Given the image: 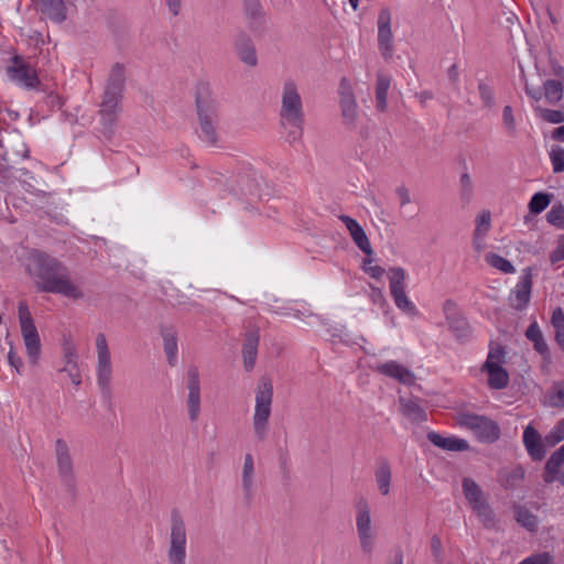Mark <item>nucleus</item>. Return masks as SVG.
<instances>
[{
	"label": "nucleus",
	"mask_w": 564,
	"mask_h": 564,
	"mask_svg": "<svg viewBox=\"0 0 564 564\" xmlns=\"http://www.w3.org/2000/svg\"><path fill=\"white\" fill-rule=\"evenodd\" d=\"M28 269L35 279L37 290L61 294L70 299H80L83 293L70 281L67 268L56 258L33 250L29 257Z\"/></svg>",
	"instance_id": "obj_1"
},
{
	"label": "nucleus",
	"mask_w": 564,
	"mask_h": 564,
	"mask_svg": "<svg viewBox=\"0 0 564 564\" xmlns=\"http://www.w3.org/2000/svg\"><path fill=\"white\" fill-rule=\"evenodd\" d=\"M126 85L124 66L121 63H115L108 75L101 102L99 105V117L102 135L110 140L116 131V127L122 111V97Z\"/></svg>",
	"instance_id": "obj_2"
},
{
	"label": "nucleus",
	"mask_w": 564,
	"mask_h": 564,
	"mask_svg": "<svg viewBox=\"0 0 564 564\" xmlns=\"http://www.w3.org/2000/svg\"><path fill=\"white\" fill-rule=\"evenodd\" d=\"M280 120L282 127L289 129L286 139L290 143L302 138L305 113L302 97L296 84L292 79H288L283 85Z\"/></svg>",
	"instance_id": "obj_3"
},
{
	"label": "nucleus",
	"mask_w": 564,
	"mask_h": 564,
	"mask_svg": "<svg viewBox=\"0 0 564 564\" xmlns=\"http://www.w3.org/2000/svg\"><path fill=\"white\" fill-rule=\"evenodd\" d=\"M196 110L199 123V138L212 147L218 143V102L208 84H199L196 91Z\"/></svg>",
	"instance_id": "obj_4"
},
{
	"label": "nucleus",
	"mask_w": 564,
	"mask_h": 564,
	"mask_svg": "<svg viewBox=\"0 0 564 564\" xmlns=\"http://www.w3.org/2000/svg\"><path fill=\"white\" fill-rule=\"evenodd\" d=\"M273 400V387L269 378L262 377L259 380L256 391V408L253 414V431L258 441L265 440L268 435V423L271 415Z\"/></svg>",
	"instance_id": "obj_5"
},
{
	"label": "nucleus",
	"mask_w": 564,
	"mask_h": 564,
	"mask_svg": "<svg viewBox=\"0 0 564 564\" xmlns=\"http://www.w3.org/2000/svg\"><path fill=\"white\" fill-rule=\"evenodd\" d=\"M186 544L187 533L184 518L177 508H173L170 516L169 564H185Z\"/></svg>",
	"instance_id": "obj_6"
},
{
	"label": "nucleus",
	"mask_w": 564,
	"mask_h": 564,
	"mask_svg": "<svg viewBox=\"0 0 564 564\" xmlns=\"http://www.w3.org/2000/svg\"><path fill=\"white\" fill-rule=\"evenodd\" d=\"M97 366L96 376L97 384L104 399L110 401L112 397L111 380L112 366L110 350L105 334L99 333L96 337Z\"/></svg>",
	"instance_id": "obj_7"
},
{
	"label": "nucleus",
	"mask_w": 564,
	"mask_h": 564,
	"mask_svg": "<svg viewBox=\"0 0 564 564\" xmlns=\"http://www.w3.org/2000/svg\"><path fill=\"white\" fill-rule=\"evenodd\" d=\"M457 423L474 432L476 437L482 443H494L500 437V427L497 422L475 413H460Z\"/></svg>",
	"instance_id": "obj_8"
},
{
	"label": "nucleus",
	"mask_w": 564,
	"mask_h": 564,
	"mask_svg": "<svg viewBox=\"0 0 564 564\" xmlns=\"http://www.w3.org/2000/svg\"><path fill=\"white\" fill-rule=\"evenodd\" d=\"M19 322L21 326V334L25 345V349L30 361L35 364L39 359L41 351V340L31 315L29 306L25 302H20L18 305Z\"/></svg>",
	"instance_id": "obj_9"
},
{
	"label": "nucleus",
	"mask_w": 564,
	"mask_h": 564,
	"mask_svg": "<svg viewBox=\"0 0 564 564\" xmlns=\"http://www.w3.org/2000/svg\"><path fill=\"white\" fill-rule=\"evenodd\" d=\"M389 288L395 306L410 315H417L415 305L409 300L405 293V270L401 267L390 268Z\"/></svg>",
	"instance_id": "obj_10"
},
{
	"label": "nucleus",
	"mask_w": 564,
	"mask_h": 564,
	"mask_svg": "<svg viewBox=\"0 0 564 564\" xmlns=\"http://www.w3.org/2000/svg\"><path fill=\"white\" fill-rule=\"evenodd\" d=\"M55 448L58 475L62 479V482L66 486L67 490L72 495H75L76 480L74 476L73 460L69 455L68 446L64 440L58 438L55 442Z\"/></svg>",
	"instance_id": "obj_11"
},
{
	"label": "nucleus",
	"mask_w": 564,
	"mask_h": 564,
	"mask_svg": "<svg viewBox=\"0 0 564 564\" xmlns=\"http://www.w3.org/2000/svg\"><path fill=\"white\" fill-rule=\"evenodd\" d=\"M357 508L356 527L360 547L365 553L370 554L373 550L370 509L366 500H360Z\"/></svg>",
	"instance_id": "obj_12"
},
{
	"label": "nucleus",
	"mask_w": 564,
	"mask_h": 564,
	"mask_svg": "<svg viewBox=\"0 0 564 564\" xmlns=\"http://www.w3.org/2000/svg\"><path fill=\"white\" fill-rule=\"evenodd\" d=\"M445 318L449 329L458 340L467 339L471 334V327L467 318L456 308L452 300H446L443 306Z\"/></svg>",
	"instance_id": "obj_13"
},
{
	"label": "nucleus",
	"mask_w": 564,
	"mask_h": 564,
	"mask_svg": "<svg viewBox=\"0 0 564 564\" xmlns=\"http://www.w3.org/2000/svg\"><path fill=\"white\" fill-rule=\"evenodd\" d=\"M11 63L7 67V73L11 79L22 83L28 88H35L40 84L36 72L22 56L14 55Z\"/></svg>",
	"instance_id": "obj_14"
},
{
	"label": "nucleus",
	"mask_w": 564,
	"mask_h": 564,
	"mask_svg": "<svg viewBox=\"0 0 564 564\" xmlns=\"http://www.w3.org/2000/svg\"><path fill=\"white\" fill-rule=\"evenodd\" d=\"M378 45L382 57L390 61L393 55V42L389 9H382L378 17Z\"/></svg>",
	"instance_id": "obj_15"
},
{
	"label": "nucleus",
	"mask_w": 564,
	"mask_h": 564,
	"mask_svg": "<svg viewBox=\"0 0 564 564\" xmlns=\"http://www.w3.org/2000/svg\"><path fill=\"white\" fill-rule=\"evenodd\" d=\"M187 409L192 422L198 419L200 413V384L197 367L191 366L187 370Z\"/></svg>",
	"instance_id": "obj_16"
},
{
	"label": "nucleus",
	"mask_w": 564,
	"mask_h": 564,
	"mask_svg": "<svg viewBox=\"0 0 564 564\" xmlns=\"http://www.w3.org/2000/svg\"><path fill=\"white\" fill-rule=\"evenodd\" d=\"M532 269L525 268L522 271V275L519 280V282L516 285V289L511 292L512 296L510 297L511 306L516 308L517 311H523L531 299V291H532Z\"/></svg>",
	"instance_id": "obj_17"
},
{
	"label": "nucleus",
	"mask_w": 564,
	"mask_h": 564,
	"mask_svg": "<svg viewBox=\"0 0 564 564\" xmlns=\"http://www.w3.org/2000/svg\"><path fill=\"white\" fill-rule=\"evenodd\" d=\"M523 444L528 452V455L533 462H541L545 455V443L541 434L529 424L523 431Z\"/></svg>",
	"instance_id": "obj_18"
},
{
	"label": "nucleus",
	"mask_w": 564,
	"mask_h": 564,
	"mask_svg": "<svg viewBox=\"0 0 564 564\" xmlns=\"http://www.w3.org/2000/svg\"><path fill=\"white\" fill-rule=\"evenodd\" d=\"M234 47L239 59L250 66L258 65L257 51L252 39L246 32L241 31L236 35Z\"/></svg>",
	"instance_id": "obj_19"
},
{
	"label": "nucleus",
	"mask_w": 564,
	"mask_h": 564,
	"mask_svg": "<svg viewBox=\"0 0 564 564\" xmlns=\"http://www.w3.org/2000/svg\"><path fill=\"white\" fill-rule=\"evenodd\" d=\"M260 343V330L259 328H252L248 330L245 335V339L242 343V359H243V368L246 371L250 372L253 370L257 356H258V347Z\"/></svg>",
	"instance_id": "obj_20"
},
{
	"label": "nucleus",
	"mask_w": 564,
	"mask_h": 564,
	"mask_svg": "<svg viewBox=\"0 0 564 564\" xmlns=\"http://www.w3.org/2000/svg\"><path fill=\"white\" fill-rule=\"evenodd\" d=\"M339 219L345 224L355 245L368 257L373 254L372 247L365 229L357 220L347 215H340Z\"/></svg>",
	"instance_id": "obj_21"
},
{
	"label": "nucleus",
	"mask_w": 564,
	"mask_h": 564,
	"mask_svg": "<svg viewBox=\"0 0 564 564\" xmlns=\"http://www.w3.org/2000/svg\"><path fill=\"white\" fill-rule=\"evenodd\" d=\"M243 14L252 32L262 31L265 25V12L260 0H242Z\"/></svg>",
	"instance_id": "obj_22"
},
{
	"label": "nucleus",
	"mask_w": 564,
	"mask_h": 564,
	"mask_svg": "<svg viewBox=\"0 0 564 564\" xmlns=\"http://www.w3.org/2000/svg\"><path fill=\"white\" fill-rule=\"evenodd\" d=\"M482 370L488 373V386L495 390H502L509 384V373L496 361H486Z\"/></svg>",
	"instance_id": "obj_23"
},
{
	"label": "nucleus",
	"mask_w": 564,
	"mask_h": 564,
	"mask_svg": "<svg viewBox=\"0 0 564 564\" xmlns=\"http://www.w3.org/2000/svg\"><path fill=\"white\" fill-rule=\"evenodd\" d=\"M160 334L163 339V348L170 366H175L177 361V330L172 325H162Z\"/></svg>",
	"instance_id": "obj_24"
},
{
	"label": "nucleus",
	"mask_w": 564,
	"mask_h": 564,
	"mask_svg": "<svg viewBox=\"0 0 564 564\" xmlns=\"http://www.w3.org/2000/svg\"><path fill=\"white\" fill-rule=\"evenodd\" d=\"M426 437L434 446L445 451L464 452L469 448V444L467 441L455 436L445 437L434 431L429 432Z\"/></svg>",
	"instance_id": "obj_25"
},
{
	"label": "nucleus",
	"mask_w": 564,
	"mask_h": 564,
	"mask_svg": "<svg viewBox=\"0 0 564 564\" xmlns=\"http://www.w3.org/2000/svg\"><path fill=\"white\" fill-rule=\"evenodd\" d=\"M378 372L387 377L393 378L403 384H412L415 377L414 375L397 361H389L381 364L377 367Z\"/></svg>",
	"instance_id": "obj_26"
},
{
	"label": "nucleus",
	"mask_w": 564,
	"mask_h": 564,
	"mask_svg": "<svg viewBox=\"0 0 564 564\" xmlns=\"http://www.w3.org/2000/svg\"><path fill=\"white\" fill-rule=\"evenodd\" d=\"M39 10L50 20L62 23L66 20V7L63 0H37Z\"/></svg>",
	"instance_id": "obj_27"
},
{
	"label": "nucleus",
	"mask_w": 564,
	"mask_h": 564,
	"mask_svg": "<svg viewBox=\"0 0 564 564\" xmlns=\"http://www.w3.org/2000/svg\"><path fill=\"white\" fill-rule=\"evenodd\" d=\"M400 412L413 423H422L427 420L426 411L415 399H400Z\"/></svg>",
	"instance_id": "obj_28"
},
{
	"label": "nucleus",
	"mask_w": 564,
	"mask_h": 564,
	"mask_svg": "<svg viewBox=\"0 0 564 564\" xmlns=\"http://www.w3.org/2000/svg\"><path fill=\"white\" fill-rule=\"evenodd\" d=\"M253 474H254V463L253 457L250 453L245 455V462L242 467V488L245 492V500L247 505H250L253 498Z\"/></svg>",
	"instance_id": "obj_29"
},
{
	"label": "nucleus",
	"mask_w": 564,
	"mask_h": 564,
	"mask_svg": "<svg viewBox=\"0 0 564 564\" xmlns=\"http://www.w3.org/2000/svg\"><path fill=\"white\" fill-rule=\"evenodd\" d=\"M463 492L471 509L487 503L485 494L480 486L471 478L464 477L462 480Z\"/></svg>",
	"instance_id": "obj_30"
},
{
	"label": "nucleus",
	"mask_w": 564,
	"mask_h": 564,
	"mask_svg": "<svg viewBox=\"0 0 564 564\" xmlns=\"http://www.w3.org/2000/svg\"><path fill=\"white\" fill-rule=\"evenodd\" d=\"M516 521L529 532H536L539 528V518L527 507L514 502L512 505Z\"/></svg>",
	"instance_id": "obj_31"
},
{
	"label": "nucleus",
	"mask_w": 564,
	"mask_h": 564,
	"mask_svg": "<svg viewBox=\"0 0 564 564\" xmlns=\"http://www.w3.org/2000/svg\"><path fill=\"white\" fill-rule=\"evenodd\" d=\"M391 85V77L384 73H377L376 82V108L384 112L388 108V90Z\"/></svg>",
	"instance_id": "obj_32"
},
{
	"label": "nucleus",
	"mask_w": 564,
	"mask_h": 564,
	"mask_svg": "<svg viewBox=\"0 0 564 564\" xmlns=\"http://www.w3.org/2000/svg\"><path fill=\"white\" fill-rule=\"evenodd\" d=\"M340 109L344 124L350 129L356 127L358 107L354 94H346L340 100Z\"/></svg>",
	"instance_id": "obj_33"
},
{
	"label": "nucleus",
	"mask_w": 564,
	"mask_h": 564,
	"mask_svg": "<svg viewBox=\"0 0 564 564\" xmlns=\"http://www.w3.org/2000/svg\"><path fill=\"white\" fill-rule=\"evenodd\" d=\"M375 476L380 494L387 496L390 491L392 478L391 467L387 458L381 457L378 460V468L376 469Z\"/></svg>",
	"instance_id": "obj_34"
},
{
	"label": "nucleus",
	"mask_w": 564,
	"mask_h": 564,
	"mask_svg": "<svg viewBox=\"0 0 564 564\" xmlns=\"http://www.w3.org/2000/svg\"><path fill=\"white\" fill-rule=\"evenodd\" d=\"M525 337L533 343L534 349L543 357L549 358L550 357V350L549 346L544 339V336L536 323V321H533L528 329L525 330Z\"/></svg>",
	"instance_id": "obj_35"
},
{
	"label": "nucleus",
	"mask_w": 564,
	"mask_h": 564,
	"mask_svg": "<svg viewBox=\"0 0 564 564\" xmlns=\"http://www.w3.org/2000/svg\"><path fill=\"white\" fill-rule=\"evenodd\" d=\"M563 464L564 460L562 459V457L556 455L555 453H552L550 458L546 460L544 473L542 475L545 484H552L555 480H557L558 475L562 473L560 471V469Z\"/></svg>",
	"instance_id": "obj_36"
},
{
	"label": "nucleus",
	"mask_w": 564,
	"mask_h": 564,
	"mask_svg": "<svg viewBox=\"0 0 564 564\" xmlns=\"http://www.w3.org/2000/svg\"><path fill=\"white\" fill-rule=\"evenodd\" d=\"M544 96L549 104L556 105L563 97V83L556 79H547L543 84Z\"/></svg>",
	"instance_id": "obj_37"
},
{
	"label": "nucleus",
	"mask_w": 564,
	"mask_h": 564,
	"mask_svg": "<svg viewBox=\"0 0 564 564\" xmlns=\"http://www.w3.org/2000/svg\"><path fill=\"white\" fill-rule=\"evenodd\" d=\"M525 471L522 466L518 465L506 474L501 486L507 490H514L524 479Z\"/></svg>",
	"instance_id": "obj_38"
},
{
	"label": "nucleus",
	"mask_w": 564,
	"mask_h": 564,
	"mask_svg": "<svg viewBox=\"0 0 564 564\" xmlns=\"http://www.w3.org/2000/svg\"><path fill=\"white\" fill-rule=\"evenodd\" d=\"M485 260L490 267L506 274H512L516 272L513 264L509 260L495 252H488L485 257Z\"/></svg>",
	"instance_id": "obj_39"
},
{
	"label": "nucleus",
	"mask_w": 564,
	"mask_h": 564,
	"mask_svg": "<svg viewBox=\"0 0 564 564\" xmlns=\"http://www.w3.org/2000/svg\"><path fill=\"white\" fill-rule=\"evenodd\" d=\"M553 195L544 192L535 193L529 202L530 213L538 215L547 208L552 200Z\"/></svg>",
	"instance_id": "obj_40"
},
{
	"label": "nucleus",
	"mask_w": 564,
	"mask_h": 564,
	"mask_svg": "<svg viewBox=\"0 0 564 564\" xmlns=\"http://www.w3.org/2000/svg\"><path fill=\"white\" fill-rule=\"evenodd\" d=\"M474 512L478 516V518L481 520L485 528L492 529L496 527V516L489 503L480 505L478 507H475L473 509Z\"/></svg>",
	"instance_id": "obj_41"
},
{
	"label": "nucleus",
	"mask_w": 564,
	"mask_h": 564,
	"mask_svg": "<svg viewBox=\"0 0 564 564\" xmlns=\"http://www.w3.org/2000/svg\"><path fill=\"white\" fill-rule=\"evenodd\" d=\"M546 220L550 225L564 229V205L561 203L553 205L546 213Z\"/></svg>",
	"instance_id": "obj_42"
},
{
	"label": "nucleus",
	"mask_w": 564,
	"mask_h": 564,
	"mask_svg": "<svg viewBox=\"0 0 564 564\" xmlns=\"http://www.w3.org/2000/svg\"><path fill=\"white\" fill-rule=\"evenodd\" d=\"M564 440V419L560 420L556 425L544 436V443L547 447H553Z\"/></svg>",
	"instance_id": "obj_43"
},
{
	"label": "nucleus",
	"mask_w": 564,
	"mask_h": 564,
	"mask_svg": "<svg viewBox=\"0 0 564 564\" xmlns=\"http://www.w3.org/2000/svg\"><path fill=\"white\" fill-rule=\"evenodd\" d=\"M460 198L465 204H468L473 197L474 185L471 177L468 173H463L460 175Z\"/></svg>",
	"instance_id": "obj_44"
},
{
	"label": "nucleus",
	"mask_w": 564,
	"mask_h": 564,
	"mask_svg": "<svg viewBox=\"0 0 564 564\" xmlns=\"http://www.w3.org/2000/svg\"><path fill=\"white\" fill-rule=\"evenodd\" d=\"M535 110L539 112V116L550 123H562L564 122V111L554 110L547 108L536 107Z\"/></svg>",
	"instance_id": "obj_45"
},
{
	"label": "nucleus",
	"mask_w": 564,
	"mask_h": 564,
	"mask_svg": "<svg viewBox=\"0 0 564 564\" xmlns=\"http://www.w3.org/2000/svg\"><path fill=\"white\" fill-rule=\"evenodd\" d=\"M550 160L554 173H562L564 171V149L554 145L550 152Z\"/></svg>",
	"instance_id": "obj_46"
},
{
	"label": "nucleus",
	"mask_w": 564,
	"mask_h": 564,
	"mask_svg": "<svg viewBox=\"0 0 564 564\" xmlns=\"http://www.w3.org/2000/svg\"><path fill=\"white\" fill-rule=\"evenodd\" d=\"M479 97L486 108H492L495 106V94L492 88L485 82L478 84Z\"/></svg>",
	"instance_id": "obj_47"
},
{
	"label": "nucleus",
	"mask_w": 564,
	"mask_h": 564,
	"mask_svg": "<svg viewBox=\"0 0 564 564\" xmlns=\"http://www.w3.org/2000/svg\"><path fill=\"white\" fill-rule=\"evenodd\" d=\"M503 126L509 135L514 137L517 133V124L513 116L512 107L507 105L502 110Z\"/></svg>",
	"instance_id": "obj_48"
},
{
	"label": "nucleus",
	"mask_w": 564,
	"mask_h": 564,
	"mask_svg": "<svg viewBox=\"0 0 564 564\" xmlns=\"http://www.w3.org/2000/svg\"><path fill=\"white\" fill-rule=\"evenodd\" d=\"M519 564H555V562L550 552H540L525 557Z\"/></svg>",
	"instance_id": "obj_49"
},
{
	"label": "nucleus",
	"mask_w": 564,
	"mask_h": 564,
	"mask_svg": "<svg viewBox=\"0 0 564 564\" xmlns=\"http://www.w3.org/2000/svg\"><path fill=\"white\" fill-rule=\"evenodd\" d=\"M490 221H491V218H490L489 212H482L480 215H478L477 226L474 231L476 238L484 237L487 234V231L490 228Z\"/></svg>",
	"instance_id": "obj_50"
},
{
	"label": "nucleus",
	"mask_w": 564,
	"mask_h": 564,
	"mask_svg": "<svg viewBox=\"0 0 564 564\" xmlns=\"http://www.w3.org/2000/svg\"><path fill=\"white\" fill-rule=\"evenodd\" d=\"M372 262L371 256L364 259L362 269L366 273H368L371 278L376 280H380L384 274V269L380 265H369Z\"/></svg>",
	"instance_id": "obj_51"
},
{
	"label": "nucleus",
	"mask_w": 564,
	"mask_h": 564,
	"mask_svg": "<svg viewBox=\"0 0 564 564\" xmlns=\"http://www.w3.org/2000/svg\"><path fill=\"white\" fill-rule=\"evenodd\" d=\"M442 541L438 535H433L431 539V551L433 554V557L436 563L441 564L443 562V554H442Z\"/></svg>",
	"instance_id": "obj_52"
},
{
	"label": "nucleus",
	"mask_w": 564,
	"mask_h": 564,
	"mask_svg": "<svg viewBox=\"0 0 564 564\" xmlns=\"http://www.w3.org/2000/svg\"><path fill=\"white\" fill-rule=\"evenodd\" d=\"M10 350L8 352V362L11 367H13L18 373L21 372V368L23 367V361L21 357L17 354L13 347V343L10 341Z\"/></svg>",
	"instance_id": "obj_53"
},
{
	"label": "nucleus",
	"mask_w": 564,
	"mask_h": 564,
	"mask_svg": "<svg viewBox=\"0 0 564 564\" xmlns=\"http://www.w3.org/2000/svg\"><path fill=\"white\" fill-rule=\"evenodd\" d=\"M562 260H564V235L558 237L557 247L550 254V261L552 264Z\"/></svg>",
	"instance_id": "obj_54"
},
{
	"label": "nucleus",
	"mask_w": 564,
	"mask_h": 564,
	"mask_svg": "<svg viewBox=\"0 0 564 564\" xmlns=\"http://www.w3.org/2000/svg\"><path fill=\"white\" fill-rule=\"evenodd\" d=\"M64 367H74V365H77V354L73 345H67L64 348Z\"/></svg>",
	"instance_id": "obj_55"
},
{
	"label": "nucleus",
	"mask_w": 564,
	"mask_h": 564,
	"mask_svg": "<svg viewBox=\"0 0 564 564\" xmlns=\"http://www.w3.org/2000/svg\"><path fill=\"white\" fill-rule=\"evenodd\" d=\"M59 372H66L75 386L82 383V376L77 365H74V367H63L59 369Z\"/></svg>",
	"instance_id": "obj_56"
},
{
	"label": "nucleus",
	"mask_w": 564,
	"mask_h": 564,
	"mask_svg": "<svg viewBox=\"0 0 564 564\" xmlns=\"http://www.w3.org/2000/svg\"><path fill=\"white\" fill-rule=\"evenodd\" d=\"M551 324L554 329L564 328V312L561 307H556L552 312Z\"/></svg>",
	"instance_id": "obj_57"
},
{
	"label": "nucleus",
	"mask_w": 564,
	"mask_h": 564,
	"mask_svg": "<svg viewBox=\"0 0 564 564\" xmlns=\"http://www.w3.org/2000/svg\"><path fill=\"white\" fill-rule=\"evenodd\" d=\"M505 355H506L505 348L502 346L498 345L497 347L490 349L486 361L491 360V361H496L498 364L503 362Z\"/></svg>",
	"instance_id": "obj_58"
},
{
	"label": "nucleus",
	"mask_w": 564,
	"mask_h": 564,
	"mask_svg": "<svg viewBox=\"0 0 564 564\" xmlns=\"http://www.w3.org/2000/svg\"><path fill=\"white\" fill-rule=\"evenodd\" d=\"M562 388L557 389L550 395L551 404L556 408H564V382Z\"/></svg>",
	"instance_id": "obj_59"
},
{
	"label": "nucleus",
	"mask_w": 564,
	"mask_h": 564,
	"mask_svg": "<svg viewBox=\"0 0 564 564\" xmlns=\"http://www.w3.org/2000/svg\"><path fill=\"white\" fill-rule=\"evenodd\" d=\"M395 193L397 195L399 196L400 198V205L401 206H404L406 204H410L411 203V195H410V191L405 187V186H399L397 189H395Z\"/></svg>",
	"instance_id": "obj_60"
},
{
	"label": "nucleus",
	"mask_w": 564,
	"mask_h": 564,
	"mask_svg": "<svg viewBox=\"0 0 564 564\" xmlns=\"http://www.w3.org/2000/svg\"><path fill=\"white\" fill-rule=\"evenodd\" d=\"M371 299H372V302L376 304L383 305L387 303L384 294L381 291V289H379V288H375V286L371 288Z\"/></svg>",
	"instance_id": "obj_61"
},
{
	"label": "nucleus",
	"mask_w": 564,
	"mask_h": 564,
	"mask_svg": "<svg viewBox=\"0 0 564 564\" xmlns=\"http://www.w3.org/2000/svg\"><path fill=\"white\" fill-rule=\"evenodd\" d=\"M279 466L282 471L283 478L289 479L290 470H289V457L288 455H280L279 457Z\"/></svg>",
	"instance_id": "obj_62"
},
{
	"label": "nucleus",
	"mask_w": 564,
	"mask_h": 564,
	"mask_svg": "<svg viewBox=\"0 0 564 564\" xmlns=\"http://www.w3.org/2000/svg\"><path fill=\"white\" fill-rule=\"evenodd\" d=\"M165 3L170 10V12L176 17L180 11H181V7H182V2L181 0H165Z\"/></svg>",
	"instance_id": "obj_63"
},
{
	"label": "nucleus",
	"mask_w": 564,
	"mask_h": 564,
	"mask_svg": "<svg viewBox=\"0 0 564 564\" xmlns=\"http://www.w3.org/2000/svg\"><path fill=\"white\" fill-rule=\"evenodd\" d=\"M525 94L533 100L539 101L542 98L540 89L531 88L528 84L524 86Z\"/></svg>",
	"instance_id": "obj_64"
}]
</instances>
